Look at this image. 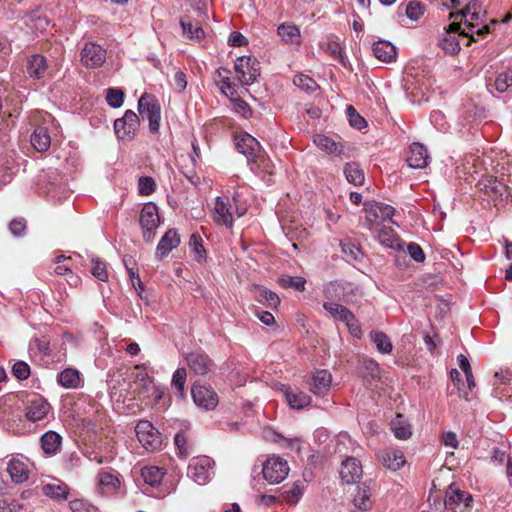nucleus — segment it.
Wrapping results in <instances>:
<instances>
[{"label": "nucleus", "mask_w": 512, "mask_h": 512, "mask_svg": "<svg viewBox=\"0 0 512 512\" xmlns=\"http://www.w3.org/2000/svg\"><path fill=\"white\" fill-rule=\"evenodd\" d=\"M280 284L285 288H293L296 291H304L306 279L301 276H285L280 279Z\"/></svg>", "instance_id": "obj_50"}, {"label": "nucleus", "mask_w": 512, "mask_h": 512, "mask_svg": "<svg viewBox=\"0 0 512 512\" xmlns=\"http://www.w3.org/2000/svg\"><path fill=\"white\" fill-rule=\"evenodd\" d=\"M138 111L143 119L149 121V129L156 133L160 127L161 109L156 98L150 94H143L138 101Z\"/></svg>", "instance_id": "obj_8"}, {"label": "nucleus", "mask_w": 512, "mask_h": 512, "mask_svg": "<svg viewBox=\"0 0 512 512\" xmlns=\"http://www.w3.org/2000/svg\"><path fill=\"white\" fill-rule=\"evenodd\" d=\"M370 337L379 353L390 354L392 352L393 344L384 332H373Z\"/></svg>", "instance_id": "obj_43"}, {"label": "nucleus", "mask_w": 512, "mask_h": 512, "mask_svg": "<svg viewBox=\"0 0 512 512\" xmlns=\"http://www.w3.org/2000/svg\"><path fill=\"white\" fill-rule=\"evenodd\" d=\"M6 473L15 484H21L28 480L31 473V465L27 458L14 455L6 462Z\"/></svg>", "instance_id": "obj_12"}, {"label": "nucleus", "mask_w": 512, "mask_h": 512, "mask_svg": "<svg viewBox=\"0 0 512 512\" xmlns=\"http://www.w3.org/2000/svg\"><path fill=\"white\" fill-rule=\"evenodd\" d=\"M407 252L409 256L418 263L425 261V254L421 246L417 243H409L407 246Z\"/></svg>", "instance_id": "obj_60"}, {"label": "nucleus", "mask_w": 512, "mask_h": 512, "mask_svg": "<svg viewBox=\"0 0 512 512\" xmlns=\"http://www.w3.org/2000/svg\"><path fill=\"white\" fill-rule=\"evenodd\" d=\"M0 512H26V508L15 499L4 498L0 500Z\"/></svg>", "instance_id": "obj_54"}, {"label": "nucleus", "mask_w": 512, "mask_h": 512, "mask_svg": "<svg viewBox=\"0 0 512 512\" xmlns=\"http://www.w3.org/2000/svg\"><path fill=\"white\" fill-rule=\"evenodd\" d=\"M248 43V39L239 31L231 32L227 39V44L232 47H243Z\"/></svg>", "instance_id": "obj_62"}, {"label": "nucleus", "mask_w": 512, "mask_h": 512, "mask_svg": "<svg viewBox=\"0 0 512 512\" xmlns=\"http://www.w3.org/2000/svg\"><path fill=\"white\" fill-rule=\"evenodd\" d=\"M343 173L348 183L355 186H361L364 184V171L358 162H347L343 167Z\"/></svg>", "instance_id": "obj_31"}, {"label": "nucleus", "mask_w": 512, "mask_h": 512, "mask_svg": "<svg viewBox=\"0 0 512 512\" xmlns=\"http://www.w3.org/2000/svg\"><path fill=\"white\" fill-rule=\"evenodd\" d=\"M226 90L229 91V95L226 93V97L229 98V101L233 105L234 111L239 114L244 119H248L252 116V109L248 105L247 102H245L241 95H237L235 91V85H233L229 78L226 77Z\"/></svg>", "instance_id": "obj_26"}, {"label": "nucleus", "mask_w": 512, "mask_h": 512, "mask_svg": "<svg viewBox=\"0 0 512 512\" xmlns=\"http://www.w3.org/2000/svg\"><path fill=\"white\" fill-rule=\"evenodd\" d=\"M124 93L118 89H109L107 91L106 100L112 107H120L123 102Z\"/></svg>", "instance_id": "obj_61"}, {"label": "nucleus", "mask_w": 512, "mask_h": 512, "mask_svg": "<svg viewBox=\"0 0 512 512\" xmlns=\"http://www.w3.org/2000/svg\"><path fill=\"white\" fill-rule=\"evenodd\" d=\"M277 34L286 43H299L300 29L291 23H282L277 28Z\"/></svg>", "instance_id": "obj_38"}, {"label": "nucleus", "mask_w": 512, "mask_h": 512, "mask_svg": "<svg viewBox=\"0 0 512 512\" xmlns=\"http://www.w3.org/2000/svg\"><path fill=\"white\" fill-rule=\"evenodd\" d=\"M165 472L157 466H146L141 470V476L145 483L155 486L158 485L163 477Z\"/></svg>", "instance_id": "obj_40"}, {"label": "nucleus", "mask_w": 512, "mask_h": 512, "mask_svg": "<svg viewBox=\"0 0 512 512\" xmlns=\"http://www.w3.org/2000/svg\"><path fill=\"white\" fill-rule=\"evenodd\" d=\"M429 154L426 147L420 143H413L409 147L406 162L410 168L423 169L428 166Z\"/></svg>", "instance_id": "obj_24"}, {"label": "nucleus", "mask_w": 512, "mask_h": 512, "mask_svg": "<svg viewBox=\"0 0 512 512\" xmlns=\"http://www.w3.org/2000/svg\"><path fill=\"white\" fill-rule=\"evenodd\" d=\"M190 368L197 374H205L210 370L211 362L207 356L192 354L188 358Z\"/></svg>", "instance_id": "obj_41"}, {"label": "nucleus", "mask_w": 512, "mask_h": 512, "mask_svg": "<svg viewBox=\"0 0 512 512\" xmlns=\"http://www.w3.org/2000/svg\"><path fill=\"white\" fill-rule=\"evenodd\" d=\"M362 465L360 461L354 457H348L342 462L340 477L346 484L358 482L362 477Z\"/></svg>", "instance_id": "obj_23"}, {"label": "nucleus", "mask_w": 512, "mask_h": 512, "mask_svg": "<svg viewBox=\"0 0 512 512\" xmlns=\"http://www.w3.org/2000/svg\"><path fill=\"white\" fill-rule=\"evenodd\" d=\"M119 398H123V402L136 400L141 405L157 409H165L170 403L165 388L155 383L144 365L134 366L129 382L120 390Z\"/></svg>", "instance_id": "obj_1"}, {"label": "nucleus", "mask_w": 512, "mask_h": 512, "mask_svg": "<svg viewBox=\"0 0 512 512\" xmlns=\"http://www.w3.org/2000/svg\"><path fill=\"white\" fill-rule=\"evenodd\" d=\"M430 122L436 129L440 131H444L447 129L445 115L443 112L439 110H434L430 113Z\"/></svg>", "instance_id": "obj_57"}, {"label": "nucleus", "mask_w": 512, "mask_h": 512, "mask_svg": "<svg viewBox=\"0 0 512 512\" xmlns=\"http://www.w3.org/2000/svg\"><path fill=\"white\" fill-rule=\"evenodd\" d=\"M369 229L374 233L375 239L385 248H395L398 238L392 229H379L378 226L369 225Z\"/></svg>", "instance_id": "obj_35"}, {"label": "nucleus", "mask_w": 512, "mask_h": 512, "mask_svg": "<svg viewBox=\"0 0 512 512\" xmlns=\"http://www.w3.org/2000/svg\"><path fill=\"white\" fill-rule=\"evenodd\" d=\"M346 115L348 117V121L350 126L361 130L367 126L366 120L357 112V110L352 106L348 105L346 107Z\"/></svg>", "instance_id": "obj_49"}, {"label": "nucleus", "mask_w": 512, "mask_h": 512, "mask_svg": "<svg viewBox=\"0 0 512 512\" xmlns=\"http://www.w3.org/2000/svg\"><path fill=\"white\" fill-rule=\"evenodd\" d=\"M237 78L243 86L252 85L260 76L259 61L249 55L239 56L234 65Z\"/></svg>", "instance_id": "obj_7"}, {"label": "nucleus", "mask_w": 512, "mask_h": 512, "mask_svg": "<svg viewBox=\"0 0 512 512\" xmlns=\"http://www.w3.org/2000/svg\"><path fill=\"white\" fill-rule=\"evenodd\" d=\"M468 500L469 501L472 500L470 494H468L465 491L456 489V490H452L450 493H448L445 503L448 506V505H452V504H460V503L466 502Z\"/></svg>", "instance_id": "obj_55"}, {"label": "nucleus", "mask_w": 512, "mask_h": 512, "mask_svg": "<svg viewBox=\"0 0 512 512\" xmlns=\"http://www.w3.org/2000/svg\"><path fill=\"white\" fill-rule=\"evenodd\" d=\"M43 493L56 500L65 499L67 497V487L60 481L47 483L43 486Z\"/></svg>", "instance_id": "obj_42"}, {"label": "nucleus", "mask_w": 512, "mask_h": 512, "mask_svg": "<svg viewBox=\"0 0 512 512\" xmlns=\"http://www.w3.org/2000/svg\"><path fill=\"white\" fill-rule=\"evenodd\" d=\"M359 372L366 383L379 381L381 378V369L379 363L372 358H363L360 362Z\"/></svg>", "instance_id": "obj_28"}, {"label": "nucleus", "mask_w": 512, "mask_h": 512, "mask_svg": "<svg viewBox=\"0 0 512 512\" xmlns=\"http://www.w3.org/2000/svg\"><path fill=\"white\" fill-rule=\"evenodd\" d=\"M155 182L150 177H141L138 182V189L141 195L148 196L155 190Z\"/></svg>", "instance_id": "obj_58"}, {"label": "nucleus", "mask_w": 512, "mask_h": 512, "mask_svg": "<svg viewBox=\"0 0 512 512\" xmlns=\"http://www.w3.org/2000/svg\"><path fill=\"white\" fill-rule=\"evenodd\" d=\"M405 14L410 20L417 21L424 14V6L419 1H411L406 6Z\"/></svg>", "instance_id": "obj_51"}, {"label": "nucleus", "mask_w": 512, "mask_h": 512, "mask_svg": "<svg viewBox=\"0 0 512 512\" xmlns=\"http://www.w3.org/2000/svg\"><path fill=\"white\" fill-rule=\"evenodd\" d=\"M332 383V375L328 370H317L309 383L310 391L317 397L328 395Z\"/></svg>", "instance_id": "obj_21"}, {"label": "nucleus", "mask_w": 512, "mask_h": 512, "mask_svg": "<svg viewBox=\"0 0 512 512\" xmlns=\"http://www.w3.org/2000/svg\"><path fill=\"white\" fill-rule=\"evenodd\" d=\"M495 88L498 92L504 93L512 87V68L499 73L495 79Z\"/></svg>", "instance_id": "obj_47"}, {"label": "nucleus", "mask_w": 512, "mask_h": 512, "mask_svg": "<svg viewBox=\"0 0 512 512\" xmlns=\"http://www.w3.org/2000/svg\"><path fill=\"white\" fill-rule=\"evenodd\" d=\"M31 122L34 126L30 137L32 146L39 152L46 151L51 145V135L56 129L53 117L46 112H36L32 116Z\"/></svg>", "instance_id": "obj_2"}, {"label": "nucleus", "mask_w": 512, "mask_h": 512, "mask_svg": "<svg viewBox=\"0 0 512 512\" xmlns=\"http://www.w3.org/2000/svg\"><path fill=\"white\" fill-rule=\"evenodd\" d=\"M180 243L179 236L176 231L169 230L160 240L157 250L156 256L159 259H163L168 255V253L175 247H177Z\"/></svg>", "instance_id": "obj_30"}, {"label": "nucleus", "mask_w": 512, "mask_h": 512, "mask_svg": "<svg viewBox=\"0 0 512 512\" xmlns=\"http://www.w3.org/2000/svg\"><path fill=\"white\" fill-rule=\"evenodd\" d=\"M293 83L305 92H314L318 88L316 81L310 76L304 74L296 75L293 79Z\"/></svg>", "instance_id": "obj_48"}, {"label": "nucleus", "mask_w": 512, "mask_h": 512, "mask_svg": "<svg viewBox=\"0 0 512 512\" xmlns=\"http://www.w3.org/2000/svg\"><path fill=\"white\" fill-rule=\"evenodd\" d=\"M13 375L18 379H26L29 376V366L22 362H16L12 368Z\"/></svg>", "instance_id": "obj_64"}, {"label": "nucleus", "mask_w": 512, "mask_h": 512, "mask_svg": "<svg viewBox=\"0 0 512 512\" xmlns=\"http://www.w3.org/2000/svg\"><path fill=\"white\" fill-rule=\"evenodd\" d=\"M288 473V463L280 457H270L263 464L262 474L269 484H279L287 477Z\"/></svg>", "instance_id": "obj_9"}, {"label": "nucleus", "mask_w": 512, "mask_h": 512, "mask_svg": "<svg viewBox=\"0 0 512 512\" xmlns=\"http://www.w3.org/2000/svg\"><path fill=\"white\" fill-rule=\"evenodd\" d=\"M46 61L41 55H33L27 60L26 73L30 78L40 79L46 73Z\"/></svg>", "instance_id": "obj_33"}, {"label": "nucleus", "mask_w": 512, "mask_h": 512, "mask_svg": "<svg viewBox=\"0 0 512 512\" xmlns=\"http://www.w3.org/2000/svg\"><path fill=\"white\" fill-rule=\"evenodd\" d=\"M120 479L111 472H101L98 476V485L104 494H112L120 488Z\"/></svg>", "instance_id": "obj_34"}, {"label": "nucleus", "mask_w": 512, "mask_h": 512, "mask_svg": "<svg viewBox=\"0 0 512 512\" xmlns=\"http://www.w3.org/2000/svg\"><path fill=\"white\" fill-rule=\"evenodd\" d=\"M313 142L320 150L333 158L344 160L352 156V148L343 140H336L324 134H315Z\"/></svg>", "instance_id": "obj_6"}, {"label": "nucleus", "mask_w": 512, "mask_h": 512, "mask_svg": "<svg viewBox=\"0 0 512 512\" xmlns=\"http://www.w3.org/2000/svg\"><path fill=\"white\" fill-rule=\"evenodd\" d=\"M478 186L486 195L496 199H508L511 195L510 187L495 177H487L481 180Z\"/></svg>", "instance_id": "obj_19"}, {"label": "nucleus", "mask_w": 512, "mask_h": 512, "mask_svg": "<svg viewBox=\"0 0 512 512\" xmlns=\"http://www.w3.org/2000/svg\"><path fill=\"white\" fill-rule=\"evenodd\" d=\"M189 245L193 258L198 263H202L206 258V251L203 247L202 239L199 235L193 234L190 238Z\"/></svg>", "instance_id": "obj_46"}, {"label": "nucleus", "mask_w": 512, "mask_h": 512, "mask_svg": "<svg viewBox=\"0 0 512 512\" xmlns=\"http://www.w3.org/2000/svg\"><path fill=\"white\" fill-rule=\"evenodd\" d=\"M58 382L64 388L76 389L81 386L82 378L79 371L67 368L58 375Z\"/></svg>", "instance_id": "obj_37"}, {"label": "nucleus", "mask_w": 512, "mask_h": 512, "mask_svg": "<svg viewBox=\"0 0 512 512\" xmlns=\"http://www.w3.org/2000/svg\"><path fill=\"white\" fill-rule=\"evenodd\" d=\"M139 442L147 450H158L162 446V437L159 431L149 422L140 421L135 428Z\"/></svg>", "instance_id": "obj_11"}, {"label": "nucleus", "mask_w": 512, "mask_h": 512, "mask_svg": "<svg viewBox=\"0 0 512 512\" xmlns=\"http://www.w3.org/2000/svg\"><path fill=\"white\" fill-rule=\"evenodd\" d=\"M235 149L243 154L248 161H254L258 155L260 144L256 138L248 133H241L233 139Z\"/></svg>", "instance_id": "obj_18"}, {"label": "nucleus", "mask_w": 512, "mask_h": 512, "mask_svg": "<svg viewBox=\"0 0 512 512\" xmlns=\"http://www.w3.org/2000/svg\"><path fill=\"white\" fill-rule=\"evenodd\" d=\"M456 33L468 36V33L463 29L462 24L458 23V21H453L449 24V29L438 39L437 46L446 54L454 55L461 49L458 37L455 35Z\"/></svg>", "instance_id": "obj_10"}, {"label": "nucleus", "mask_w": 512, "mask_h": 512, "mask_svg": "<svg viewBox=\"0 0 512 512\" xmlns=\"http://www.w3.org/2000/svg\"><path fill=\"white\" fill-rule=\"evenodd\" d=\"M254 290V297L260 304H263L272 309H276L279 306L280 298L273 291L259 285H255Z\"/></svg>", "instance_id": "obj_32"}, {"label": "nucleus", "mask_w": 512, "mask_h": 512, "mask_svg": "<svg viewBox=\"0 0 512 512\" xmlns=\"http://www.w3.org/2000/svg\"><path fill=\"white\" fill-rule=\"evenodd\" d=\"M495 385L496 384H502L509 386V388L512 390V370H501L500 372L495 373Z\"/></svg>", "instance_id": "obj_63"}, {"label": "nucleus", "mask_w": 512, "mask_h": 512, "mask_svg": "<svg viewBox=\"0 0 512 512\" xmlns=\"http://www.w3.org/2000/svg\"><path fill=\"white\" fill-rule=\"evenodd\" d=\"M382 461L387 468L397 471L404 466L405 457L400 449L391 448L383 454Z\"/></svg>", "instance_id": "obj_36"}, {"label": "nucleus", "mask_w": 512, "mask_h": 512, "mask_svg": "<svg viewBox=\"0 0 512 512\" xmlns=\"http://www.w3.org/2000/svg\"><path fill=\"white\" fill-rule=\"evenodd\" d=\"M342 252L352 260H360L363 256L361 249L353 243L341 242Z\"/></svg>", "instance_id": "obj_56"}, {"label": "nucleus", "mask_w": 512, "mask_h": 512, "mask_svg": "<svg viewBox=\"0 0 512 512\" xmlns=\"http://www.w3.org/2000/svg\"><path fill=\"white\" fill-rule=\"evenodd\" d=\"M50 412V405L40 395L32 394L26 401V418L30 421H39L44 419Z\"/></svg>", "instance_id": "obj_16"}, {"label": "nucleus", "mask_w": 512, "mask_h": 512, "mask_svg": "<svg viewBox=\"0 0 512 512\" xmlns=\"http://www.w3.org/2000/svg\"><path fill=\"white\" fill-rule=\"evenodd\" d=\"M370 488L366 484L358 485L353 502L358 510H366L370 499Z\"/></svg>", "instance_id": "obj_45"}, {"label": "nucleus", "mask_w": 512, "mask_h": 512, "mask_svg": "<svg viewBox=\"0 0 512 512\" xmlns=\"http://www.w3.org/2000/svg\"><path fill=\"white\" fill-rule=\"evenodd\" d=\"M395 208L389 204H385L382 202H376L367 210L366 220L370 223L369 225L378 226L377 220L380 221H390L395 224L393 221V216L395 215Z\"/></svg>", "instance_id": "obj_20"}, {"label": "nucleus", "mask_w": 512, "mask_h": 512, "mask_svg": "<svg viewBox=\"0 0 512 512\" xmlns=\"http://www.w3.org/2000/svg\"><path fill=\"white\" fill-rule=\"evenodd\" d=\"M41 444L46 454H55L61 444V437L55 432H47L41 439Z\"/></svg>", "instance_id": "obj_44"}, {"label": "nucleus", "mask_w": 512, "mask_h": 512, "mask_svg": "<svg viewBox=\"0 0 512 512\" xmlns=\"http://www.w3.org/2000/svg\"><path fill=\"white\" fill-rule=\"evenodd\" d=\"M204 15L199 14L197 18L188 14L181 18L180 25L182 28V34L186 39L200 41L205 36V31L201 26V21Z\"/></svg>", "instance_id": "obj_17"}, {"label": "nucleus", "mask_w": 512, "mask_h": 512, "mask_svg": "<svg viewBox=\"0 0 512 512\" xmlns=\"http://www.w3.org/2000/svg\"><path fill=\"white\" fill-rule=\"evenodd\" d=\"M358 295V287L350 282L334 280L323 286L325 301L354 303Z\"/></svg>", "instance_id": "obj_4"}, {"label": "nucleus", "mask_w": 512, "mask_h": 512, "mask_svg": "<svg viewBox=\"0 0 512 512\" xmlns=\"http://www.w3.org/2000/svg\"><path fill=\"white\" fill-rule=\"evenodd\" d=\"M160 218L158 208L154 203H147L143 206L140 214V224L144 230V238L150 241L154 231L158 227Z\"/></svg>", "instance_id": "obj_15"}, {"label": "nucleus", "mask_w": 512, "mask_h": 512, "mask_svg": "<svg viewBox=\"0 0 512 512\" xmlns=\"http://www.w3.org/2000/svg\"><path fill=\"white\" fill-rule=\"evenodd\" d=\"M105 60V51L99 45L87 43L81 51V62L87 67H97Z\"/></svg>", "instance_id": "obj_25"}, {"label": "nucleus", "mask_w": 512, "mask_h": 512, "mask_svg": "<svg viewBox=\"0 0 512 512\" xmlns=\"http://www.w3.org/2000/svg\"><path fill=\"white\" fill-rule=\"evenodd\" d=\"M186 377H187V372H186L185 368H178L172 376L171 385H172V387H174L175 389H177L179 391L180 396H184V387H185V383H186Z\"/></svg>", "instance_id": "obj_52"}, {"label": "nucleus", "mask_w": 512, "mask_h": 512, "mask_svg": "<svg viewBox=\"0 0 512 512\" xmlns=\"http://www.w3.org/2000/svg\"><path fill=\"white\" fill-rule=\"evenodd\" d=\"M139 126V117L132 110L126 111L123 118L117 119L114 129L117 137L122 140L132 139Z\"/></svg>", "instance_id": "obj_14"}, {"label": "nucleus", "mask_w": 512, "mask_h": 512, "mask_svg": "<svg viewBox=\"0 0 512 512\" xmlns=\"http://www.w3.org/2000/svg\"><path fill=\"white\" fill-rule=\"evenodd\" d=\"M391 429L399 440H407L412 435L411 425L401 415H397L391 422Z\"/></svg>", "instance_id": "obj_39"}, {"label": "nucleus", "mask_w": 512, "mask_h": 512, "mask_svg": "<svg viewBox=\"0 0 512 512\" xmlns=\"http://www.w3.org/2000/svg\"><path fill=\"white\" fill-rule=\"evenodd\" d=\"M91 271L93 276L101 281H106L108 279L106 265L99 260H92Z\"/></svg>", "instance_id": "obj_59"}, {"label": "nucleus", "mask_w": 512, "mask_h": 512, "mask_svg": "<svg viewBox=\"0 0 512 512\" xmlns=\"http://www.w3.org/2000/svg\"><path fill=\"white\" fill-rule=\"evenodd\" d=\"M192 398L194 403L204 409H212L218 403V398L213 390L203 385H194L192 387Z\"/></svg>", "instance_id": "obj_22"}, {"label": "nucleus", "mask_w": 512, "mask_h": 512, "mask_svg": "<svg viewBox=\"0 0 512 512\" xmlns=\"http://www.w3.org/2000/svg\"><path fill=\"white\" fill-rule=\"evenodd\" d=\"M212 474V461L207 456L195 457L188 466L189 477L198 484L206 483Z\"/></svg>", "instance_id": "obj_13"}, {"label": "nucleus", "mask_w": 512, "mask_h": 512, "mask_svg": "<svg viewBox=\"0 0 512 512\" xmlns=\"http://www.w3.org/2000/svg\"><path fill=\"white\" fill-rule=\"evenodd\" d=\"M373 55L382 62H393L397 57L396 46L387 40L375 41L372 45Z\"/></svg>", "instance_id": "obj_27"}, {"label": "nucleus", "mask_w": 512, "mask_h": 512, "mask_svg": "<svg viewBox=\"0 0 512 512\" xmlns=\"http://www.w3.org/2000/svg\"><path fill=\"white\" fill-rule=\"evenodd\" d=\"M450 18L453 21L460 20L458 23L462 24L469 37H473L474 34L483 36L490 32L488 25L473 23V21H478L480 18V11L477 10L476 3H469L465 9L451 13Z\"/></svg>", "instance_id": "obj_3"}, {"label": "nucleus", "mask_w": 512, "mask_h": 512, "mask_svg": "<svg viewBox=\"0 0 512 512\" xmlns=\"http://www.w3.org/2000/svg\"><path fill=\"white\" fill-rule=\"evenodd\" d=\"M323 308L333 320L344 323L352 336L360 337L359 321L350 309L333 301H324Z\"/></svg>", "instance_id": "obj_5"}, {"label": "nucleus", "mask_w": 512, "mask_h": 512, "mask_svg": "<svg viewBox=\"0 0 512 512\" xmlns=\"http://www.w3.org/2000/svg\"><path fill=\"white\" fill-rule=\"evenodd\" d=\"M327 51L336 60H338L344 67H346L348 59L346 57L343 47L338 42H335V41L329 42L327 45Z\"/></svg>", "instance_id": "obj_53"}, {"label": "nucleus", "mask_w": 512, "mask_h": 512, "mask_svg": "<svg viewBox=\"0 0 512 512\" xmlns=\"http://www.w3.org/2000/svg\"><path fill=\"white\" fill-rule=\"evenodd\" d=\"M284 395L288 405L294 410H300L311 403V397L300 390H292L287 387L284 391Z\"/></svg>", "instance_id": "obj_29"}]
</instances>
